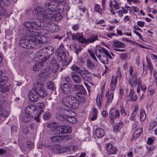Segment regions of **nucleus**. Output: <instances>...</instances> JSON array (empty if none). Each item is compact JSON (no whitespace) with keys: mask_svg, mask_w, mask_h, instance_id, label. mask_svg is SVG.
Instances as JSON below:
<instances>
[{"mask_svg":"<svg viewBox=\"0 0 157 157\" xmlns=\"http://www.w3.org/2000/svg\"><path fill=\"white\" fill-rule=\"evenodd\" d=\"M109 115L112 117V118H116L117 117H119L120 115V113L119 111L116 110L114 108L111 109L109 112Z\"/></svg>","mask_w":157,"mask_h":157,"instance_id":"obj_23","label":"nucleus"},{"mask_svg":"<svg viewBox=\"0 0 157 157\" xmlns=\"http://www.w3.org/2000/svg\"><path fill=\"white\" fill-rule=\"evenodd\" d=\"M132 81L133 82V84H134V86H136L137 81V77L136 73H135L133 77H132Z\"/></svg>","mask_w":157,"mask_h":157,"instance_id":"obj_45","label":"nucleus"},{"mask_svg":"<svg viewBox=\"0 0 157 157\" xmlns=\"http://www.w3.org/2000/svg\"><path fill=\"white\" fill-rule=\"evenodd\" d=\"M7 80L8 78L6 76H3L0 77V88L5 85Z\"/></svg>","mask_w":157,"mask_h":157,"instance_id":"obj_31","label":"nucleus"},{"mask_svg":"<svg viewBox=\"0 0 157 157\" xmlns=\"http://www.w3.org/2000/svg\"><path fill=\"white\" fill-rule=\"evenodd\" d=\"M115 77H116L117 79V78H118V79L120 80L121 79L122 75L120 72L119 71L117 72V75L116 76H114Z\"/></svg>","mask_w":157,"mask_h":157,"instance_id":"obj_62","label":"nucleus"},{"mask_svg":"<svg viewBox=\"0 0 157 157\" xmlns=\"http://www.w3.org/2000/svg\"><path fill=\"white\" fill-rule=\"evenodd\" d=\"M120 57L123 60L126 59L127 58V54H121Z\"/></svg>","mask_w":157,"mask_h":157,"instance_id":"obj_63","label":"nucleus"},{"mask_svg":"<svg viewBox=\"0 0 157 157\" xmlns=\"http://www.w3.org/2000/svg\"><path fill=\"white\" fill-rule=\"evenodd\" d=\"M123 123L122 122H120L118 125H116L113 127V131L115 132H119V130L123 126Z\"/></svg>","mask_w":157,"mask_h":157,"instance_id":"obj_35","label":"nucleus"},{"mask_svg":"<svg viewBox=\"0 0 157 157\" xmlns=\"http://www.w3.org/2000/svg\"><path fill=\"white\" fill-rule=\"evenodd\" d=\"M22 130L24 134H28L29 131V129L26 126H24Z\"/></svg>","mask_w":157,"mask_h":157,"instance_id":"obj_55","label":"nucleus"},{"mask_svg":"<svg viewBox=\"0 0 157 157\" xmlns=\"http://www.w3.org/2000/svg\"><path fill=\"white\" fill-rule=\"evenodd\" d=\"M11 133L12 134L14 133H16L17 130V127L15 125L12 126L11 127Z\"/></svg>","mask_w":157,"mask_h":157,"instance_id":"obj_56","label":"nucleus"},{"mask_svg":"<svg viewBox=\"0 0 157 157\" xmlns=\"http://www.w3.org/2000/svg\"><path fill=\"white\" fill-rule=\"evenodd\" d=\"M9 115L8 112L5 110H3L0 113V116L2 117H7Z\"/></svg>","mask_w":157,"mask_h":157,"instance_id":"obj_44","label":"nucleus"},{"mask_svg":"<svg viewBox=\"0 0 157 157\" xmlns=\"http://www.w3.org/2000/svg\"><path fill=\"white\" fill-rule=\"evenodd\" d=\"M51 117V114L50 113L48 112L47 111L44 114L43 116V118H48Z\"/></svg>","mask_w":157,"mask_h":157,"instance_id":"obj_61","label":"nucleus"},{"mask_svg":"<svg viewBox=\"0 0 157 157\" xmlns=\"http://www.w3.org/2000/svg\"><path fill=\"white\" fill-rule=\"evenodd\" d=\"M77 37V40H78L79 42L81 43H85V41L84 40H86L85 38H83V35L81 33H76Z\"/></svg>","mask_w":157,"mask_h":157,"instance_id":"obj_32","label":"nucleus"},{"mask_svg":"<svg viewBox=\"0 0 157 157\" xmlns=\"http://www.w3.org/2000/svg\"><path fill=\"white\" fill-rule=\"evenodd\" d=\"M35 41L33 35L29 36V38L26 39H22L19 41V44L21 47L26 48H35V46L33 43Z\"/></svg>","mask_w":157,"mask_h":157,"instance_id":"obj_4","label":"nucleus"},{"mask_svg":"<svg viewBox=\"0 0 157 157\" xmlns=\"http://www.w3.org/2000/svg\"><path fill=\"white\" fill-rule=\"evenodd\" d=\"M67 120L72 124H75L78 122L77 118H67Z\"/></svg>","mask_w":157,"mask_h":157,"instance_id":"obj_46","label":"nucleus"},{"mask_svg":"<svg viewBox=\"0 0 157 157\" xmlns=\"http://www.w3.org/2000/svg\"><path fill=\"white\" fill-rule=\"evenodd\" d=\"M47 95L43 82L39 80L35 83L33 88L29 93L28 95L31 101L35 102L38 100L40 97H46Z\"/></svg>","mask_w":157,"mask_h":157,"instance_id":"obj_1","label":"nucleus"},{"mask_svg":"<svg viewBox=\"0 0 157 157\" xmlns=\"http://www.w3.org/2000/svg\"><path fill=\"white\" fill-rule=\"evenodd\" d=\"M103 93L102 92H101L100 94H98L97 97L96 103L99 109H101V102L103 100Z\"/></svg>","mask_w":157,"mask_h":157,"instance_id":"obj_19","label":"nucleus"},{"mask_svg":"<svg viewBox=\"0 0 157 157\" xmlns=\"http://www.w3.org/2000/svg\"><path fill=\"white\" fill-rule=\"evenodd\" d=\"M109 94L108 92L106 93L105 96L107 97V104H110L112 101L113 98V93L110 94L109 95Z\"/></svg>","mask_w":157,"mask_h":157,"instance_id":"obj_36","label":"nucleus"},{"mask_svg":"<svg viewBox=\"0 0 157 157\" xmlns=\"http://www.w3.org/2000/svg\"><path fill=\"white\" fill-rule=\"evenodd\" d=\"M71 69L79 74L81 73L82 70H81L79 67L75 65H73L71 67Z\"/></svg>","mask_w":157,"mask_h":157,"instance_id":"obj_40","label":"nucleus"},{"mask_svg":"<svg viewBox=\"0 0 157 157\" xmlns=\"http://www.w3.org/2000/svg\"><path fill=\"white\" fill-rule=\"evenodd\" d=\"M95 11L96 12H98L99 13L101 14V10L100 9V6L98 4L96 5L94 8Z\"/></svg>","mask_w":157,"mask_h":157,"instance_id":"obj_48","label":"nucleus"},{"mask_svg":"<svg viewBox=\"0 0 157 157\" xmlns=\"http://www.w3.org/2000/svg\"><path fill=\"white\" fill-rule=\"evenodd\" d=\"M61 141L62 140H68L71 139V136H70L68 135H65L62 136H60Z\"/></svg>","mask_w":157,"mask_h":157,"instance_id":"obj_42","label":"nucleus"},{"mask_svg":"<svg viewBox=\"0 0 157 157\" xmlns=\"http://www.w3.org/2000/svg\"><path fill=\"white\" fill-rule=\"evenodd\" d=\"M27 145L28 147L30 149L33 148L34 147L33 143L30 141H28L27 142Z\"/></svg>","mask_w":157,"mask_h":157,"instance_id":"obj_49","label":"nucleus"},{"mask_svg":"<svg viewBox=\"0 0 157 157\" xmlns=\"http://www.w3.org/2000/svg\"><path fill=\"white\" fill-rule=\"evenodd\" d=\"M48 29L52 32H56L59 30V26L54 23L49 24Z\"/></svg>","mask_w":157,"mask_h":157,"instance_id":"obj_21","label":"nucleus"},{"mask_svg":"<svg viewBox=\"0 0 157 157\" xmlns=\"http://www.w3.org/2000/svg\"><path fill=\"white\" fill-rule=\"evenodd\" d=\"M75 52L76 54V55H78V53L79 52V51H81L82 48L81 47L78 46V47H75Z\"/></svg>","mask_w":157,"mask_h":157,"instance_id":"obj_60","label":"nucleus"},{"mask_svg":"<svg viewBox=\"0 0 157 157\" xmlns=\"http://www.w3.org/2000/svg\"><path fill=\"white\" fill-rule=\"evenodd\" d=\"M39 33L36 35H33L35 41L33 42L34 44L35 48H39L41 46V44H45L48 42L47 36H40L38 35Z\"/></svg>","mask_w":157,"mask_h":157,"instance_id":"obj_7","label":"nucleus"},{"mask_svg":"<svg viewBox=\"0 0 157 157\" xmlns=\"http://www.w3.org/2000/svg\"><path fill=\"white\" fill-rule=\"evenodd\" d=\"M56 54L58 56L59 60L62 62V64L63 66H67L72 60L71 57H70L69 59V57L66 55L64 49L62 48L58 49L56 51Z\"/></svg>","mask_w":157,"mask_h":157,"instance_id":"obj_3","label":"nucleus"},{"mask_svg":"<svg viewBox=\"0 0 157 157\" xmlns=\"http://www.w3.org/2000/svg\"><path fill=\"white\" fill-rule=\"evenodd\" d=\"M42 68V64L41 63H37L33 67L34 71H38Z\"/></svg>","mask_w":157,"mask_h":157,"instance_id":"obj_37","label":"nucleus"},{"mask_svg":"<svg viewBox=\"0 0 157 157\" xmlns=\"http://www.w3.org/2000/svg\"><path fill=\"white\" fill-rule=\"evenodd\" d=\"M105 51L106 50L101 48L95 49L94 52L98 58L104 64H107L108 63L109 61L107 55L105 54Z\"/></svg>","mask_w":157,"mask_h":157,"instance_id":"obj_6","label":"nucleus"},{"mask_svg":"<svg viewBox=\"0 0 157 157\" xmlns=\"http://www.w3.org/2000/svg\"><path fill=\"white\" fill-rule=\"evenodd\" d=\"M71 85L69 83H64L60 85V89L64 94H70L71 91Z\"/></svg>","mask_w":157,"mask_h":157,"instance_id":"obj_9","label":"nucleus"},{"mask_svg":"<svg viewBox=\"0 0 157 157\" xmlns=\"http://www.w3.org/2000/svg\"><path fill=\"white\" fill-rule=\"evenodd\" d=\"M2 88L1 89V92L4 94L6 93V92L9 91V89L8 86H4L3 87H2Z\"/></svg>","mask_w":157,"mask_h":157,"instance_id":"obj_47","label":"nucleus"},{"mask_svg":"<svg viewBox=\"0 0 157 157\" xmlns=\"http://www.w3.org/2000/svg\"><path fill=\"white\" fill-rule=\"evenodd\" d=\"M72 78L74 81L77 83H79L82 81V78H80L76 73L74 72L71 73Z\"/></svg>","mask_w":157,"mask_h":157,"instance_id":"obj_22","label":"nucleus"},{"mask_svg":"<svg viewBox=\"0 0 157 157\" xmlns=\"http://www.w3.org/2000/svg\"><path fill=\"white\" fill-rule=\"evenodd\" d=\"M75 98L71 95L63 96L61 102L67 108L72 109H77L79 106V102L75 100Z\"/></svg>","mask_w":157,"mask_h":157,"instance_id":"obj_2","label":"nucleus"},{"mask_svg":"<svg viewBox=\"0 0 157 157\" xmlns=\"http://www.w3.org/2000/svg\"><path fill=\"white\" fill-rule=\"evenodd\" d=\"M24 26L26 28L29 29H33L32 22L27 21L24 24Z\"/></svg>","mask_w":157,"mask_h":157,"instance_id":"obj_43","label":"nucleus"},{"mask_svg":"<svg viewBox=\"0 0 157 157\" xmlns=\"http://www.w3.org/2000/svg\"><path fill=\"white\" fill-rule=\"evenodd\" d=\"M46 86L48 89L53 90L54 89V85L52 81H47L46 83Z\"/></svg>","mask_w":157,"mask_h":157,"instance_id":"obj_33","label":"nucleus"},{"mask_svg":"<svg viewBox=\"0 0 157 157\" xmlns=\"http://www.w3.org/2000/svg\"><path fill=\"white\" fill-rule=\"evenodd\" d=\"M88 52L90 53L92 58L95 61H97V59L93 51L90 50H88Z\"/></svg>","mask_w":157,"mask_h":157,"instance_id":"obj_50","label":"nucleus"},{"mask_svg":"<svg viewBox=\"0 0 157 157\" xmlns=\"http://www.w3.org/2000/svg\"><path fill=\"white\" fill-rule=\"evenodd\" d=\"M48 18V21H60L62 18V16L59 13L55 14L52 15V13H49Z\"/></svg>","mask_w":157,"mask_h":157,"instance_id":"obj_12","label":"nucleus"},{"mask_svg":"<svg viewBox=\"0 0 157 157\" xmlns=\"http://www.w3.org/2000/svg\"><path fill=\"white\" fill-rule=\"evenodd\" d=\"M86 63L88 67L90 69H93L94 67V64L89 59L86 60Z\"/></svg>","mask_w":157,"mask_h":157,"instance_id":"obj_41","label":"nucleus"},{"mask_svg":"<svg viewBox=\"0 0 157 157\" xmlns=\"http://www.w3.org/2000/svg\"><path fill=\"white\" fill-rule=\"evenodd\" d=\"M80 74L86 81H90L91 79L92 76L91 74L86 70H82Z\"/></svg>","mask_w":157,"mask_h":157,"instance_id":"obj_13","label":"nucleus"},{"mask_svg":"<svg viewBox=\"0 0 157 157\" xmlns=\"http://www.w3.org/2000/svg\"><path fill=\"white\" fill-rule=\"evenodd\" d=\"M58 128L57 131L59 132L57 133H59V134L70 133L71 132V127L69 126L63 125L58 127Z\"/></svg>","mask_w":157,"mask_h":157,"instance_id":"obj_8","label":"nucleus"},{"mask_svg":"<svg viewBox=\"0 0 157 157\" xmlns=\"http://www.w3.org/2000/svg\"><path fill=\"white\" fill-rule=\"evenodd\" d=\"M147 67L149 69V70L151 72L153 69V68L152 67V65L151 63L149 62H147Z\"/></svg>","mask_w":157,"mask_h":157,"instance_id":"obj_59","label":"nucleus"},{"mask_svg":"<svg viewBox=\"0 0 157 157\" xmlns=\"http://www.w3.org/2000/svg\"><path fill=\"white\" fill-rule=\"evenodd\" d=\"M37 57L39 59V61L40 62H44L49 59L48 57L45 55V53L41 52L39 51L36 54Z\"/></svg>","mask_w":157,"mask_h":157,"instance_id":"obj_15","label":"nucleus"},{"mask_svg":"<svg viewBox=\"0 0 157 157\" xmlns=\"http://www.w3.org/2000/svg\"><path fill=\"white\" fill-rule=\"evenodd\" d=\"M95 134L98 138H101L104 136L105 133L103 129L98 128L96 130Z\"/></svg>","mask_w":157,"mask_h":157,"instance_id":"obj_25","label":"nucleus"},{"mask_svg":"<svg viewBox=\"0 0 157 157\" xmlns=\"http://www.w3.org/2000/svg\"><path fill=\"white\" fill-rule=\"evenodd\" d=\"M140 118H146V114L145 111L143 109H141L140 111Z\"/></svg>","mask_w":157,"mask_h":157,"instance_id":"obj_51","label":"nucleus"},{"mask_svg":"<svg viewBox=\"0 0 157 157\" xmlns=\"http://www.w3.org/2000/svg\"><path fill=\"white\" fill-rule=\"evenodd\" d=\"M25 111L26 114L25 118H31L32 117L30 114L31 112H35L36 108L33 105L28 106L25 107Z\"/></svg>","mask_w":157,"mask_h":157,"instance_id":"obj_11","label":"nucleus"},{"mask_svg":"<svg viewBox=\"0 0 157 157\" xmlns=\"http://www.w3.org/2000/svg\"><path fill=\"white\" fill-rule=\"evenodd\" d=\"M50 75V73L48 71L44 70L41 71L39 74V76L41 78H46Z\"/></svg>","mask_w":157,"mask_h":157,"instance_id":"obj_34","label":"nucleus"},{"mask_svg":"<svg viewBox=\"0 0 157 157\" xmlns=\"http://www.w3.org/2000/svg\"><path fill=\"white\" fill-rule=\"evenodd\" d=\"M37 106L39 109H43L44 108V104L43 102L38 103Z\"/></svg>","mask_w":157,"mask_h":157,"instance_id":"obj_57","label":"nucleus"},{"mask_svg":"<svg viewBox=\"0 0 157 157\" xmlns=\"http://www.w3.org/2000/svg\"><path fill=\"white\" fill-rule=\"evenodd\" d=\"M70 115L67 116L66 115L63 116L59 113H57L56 115V118H75L76 116V114L75 112L71 111L70 113Z\"/></svg>","mask_w":157,"mask_h":157,"instance_id":"obj_28","label":"nucleus"},{"mask_svg":"<svg viewBox=\"0 0 157 157\" xmlns=\"http://www.w3.org/2000/svg\"><path fill=\"white\" fill-rule=\"evenodd\" d=\"M74 89L75 90L78 91L77 93V95L79 97H82V95H83L86 93L85 88L82 85H74Z\"/></svg>","mask_w":157,"mask_h":157,"instance_id":"obj_10","label":"nucleus"},{"mask_svg":"<svg viewBox=\"0 0 157 157\" xmlns=\"http://www.w3.org/2000/svg\"><path fill=\"white\" fill-rule=\"evenodd\" d=\"M58 124H57L55 122H52L48 124L47 125V127L48 128H55L56 129L57 128V130L58 128Z\"/></svg>","mask_w":157,"mask_h":157,"instance_id":"obj_38","label":"nucleus"},{"mask_svg":"<svg viewBox=\"0 0 157 157\" xmlns=\"http://www.w3.org/2000/svg\"><path fill=\"white\" fill-rule=\"evenodd\" d=\"M51 139L52 142H55L56 143L61 142L60 136H53L51 138Z\"/></svg>","mask_w":157,"mask_h":157,"instance_id":"obj_39","label":"nucleus"},{"mask_svg":"<svg viewBox=\"0 0 157 157\" xmlns=\"http://www.w3.org/2000/svg\"><path fill=\"white\" fill-rule=\"evenodd\" d=\"M156 124L157 123L156 122L151 123L149 127V130H150L152 129Z\"/></svg>","mask_w":157,"mask_h":157,"instance_id":"obj_58","label":"nucleus"},{"mask_svg":"<svg viewBox=\"0 0 157 157\" xmlns=\"http://www.w3.org/2000/svg\"><path fill=\"white\" fill-rule=\"evenodd\" d=\"M43 51L45 53V55L49 59L54 52L53 48L51 46H48L43 49Z\"/></svg>","mask_w":157,"mask_h":157,"instance_id":"obj_14","label":"nucleus"},{"mask_svg":"<svg viewBox=\"0 0 157 157\" xmlns=\"http://www.w3.org/2000/svg\"><path fill=\"white\" fill-rule=\"evenodd\" d=\"M52 150L55 152L57 153H60L62 152V151L61 150H60L59 149V148L57 147H53L52 148Z\"/></svg>","mask_w":157,"mask_h":157,"instance_id":"obj_54","label":"nucleus"},{"mask_svg":"<svg viewBox=\"0 0 157 157\" xmlns=\"http://www.w3.org/2000/svg\"><path fill=\"white\" fill-rule=\"evenodd\" d=\"M120 112L121 115H123V117H124L126 115V113L125 112L124 109L123 107L121 106Z\"/></svg>","mask_w":157,"mask_h":157,"instance_id":"obj_52","label":"nucleus"},{"mask_svg":"<svg viewBox=\"0 0 157 157\" xmlns=\"http://www.w3.org/2000/svg\"><path fill=\"white\" fill-rule=\"evenodd\" d=\"M113 46L115 47L119 48H123L125 46V45L124 43L116 40H113Z\"/></svg>","mask_w":157,"mask_h":157,"instance_id":"obj_30","label":"nucleus"},{"mask_svg":"<svg viewBox=\"0 0 157 157\" xmlns=\"http://www.w3.org/2000/svg\"><path fill=\"white\" fill-rule=\"evenodd\" d=\"M45 7L47 9H48L51 11V13L53 11H58L59 10L58 9L56 8V6H55L52 3H45ZM49 13H50L49 12Z\"/></svg>","mask_w":157,"mask_h":157,"instance_id":"obj_18","label":"nucleus"},{"mask_svg":"<svg viewBox=\"0 0 157 157\" xmlns=\"http://www.w3.org/2000/svg\"><path fill=\"white\" fill-rule=\"evenodd\" d=\"M49 13L44 8L40 7L34 8L32 10V13L36 17H38L46 20H48Z\"/></svg>","mask_w":157,"mask_h":157,"instance_id":"obj_5","label":"nucleus"},{"mask_svg":"<svg viewBox=\"0 0 157 157\" xmlns=\"http://www.w3.org/2000/svg\"><path fill=\"white\" fill-rule=\"evenodd\" d=\"M98 36L95 35H92L91 37L87 39L84 40L86 44H88L90 43H93L96 40H98Z\"/></svg>","mask_w":157,"mask_h":157,"instance_id":"obj_27","label":"nucleus"},{"mask_svg":"<svg viewBox=\"0 0 157 157\" xmlns=\"http://www.w3.org/2000/svg\"><path fill=\"white\" fill-rule=\"evenodd\" d=\"M142 132L143 129L142 128H139L136 130L134 133L132 138V140H135L136 138L139 136Z\"/></svg>","mask_w":157,"mask_h":157,"instance_id":"obj_29","label":"nucleus"},{"mask_svg":"<svg viewBox=\"0 0 157 157\" xmlns=\"http://www.w3.org/2000/svg\"><path fill=\"white\" fill-rule=\"evenodd\" d=\"M117 82V79L114 76H112L111 79V82L110 85V90L111 91H114L116 87V84Z\"/></svg>","mask_w":157,"mask_h":157,"instance_id":"obj_24","label":"nucleus"},{"mask_svg":"<svg viewBox=\"0 0 157 157\" xmlns=\"http://www.w3.org/2000/svg\"><path fill=\"white\" fill-rule=\"evenodd\" d=\"M43 22L38 19L32 21L33 30L37 29V27H40L43 25Z\"/></svg>","mask_w":157,"mask_h":157,"instance_id":"obj_20","label":"nucleus"},{"mask_svg":"<svg viewBox=\"0 0 157 157\" xmlns=\"http://www.w3.org/2000/svg\"><path fill=\"white\" fill-rule=\"evenodd\" d=\"M98 111L96 109H94L93 110V116L91 118H97V113Z\"/></svg>","mask_w":157,"mask_h":157,"instance_id":"obj_53","label":"nucleus"},{"mask_svg":"<svg viewBox=\"0 0 157 157\" xmlns=\"http://www.w3.org/2000/svg\"><path fill=\"white\" fill-rule=\"evenodd\" d=\"M106 149L109 154H113L117 152L116 149L113 147L111 144H108L106 145Z\"/></svg>","mask_w":157,"mask_h":157,"instance_id":"obj_16","label":"nucleus"},{"mask_svg":"<svg viewBox=\"0 0 157 157\" xmlns=\"http://www.w3.org/2000/svg\"><path fill=\"white\" fill-rule=\"evenodd\" d=\"M51 67L53 71L55 72L59 70V65L56 63V60L55 59H52Z\"/></svg>","mask_w":157,"mask_h":157,"instance_id":"obj_26","label":"nucleus"},{"mask_svg":"<svg viewBox=\"0 0 157 157\" xmlns=\"http://www.w3.org/2000/svg\"><path fill=\"white\" fill-rule=\"evenodd\" d=\"M137 25L140 27H143L144 25V22L143 21H139L137 22Z\"/></svg>","mask_w":157,"mask_h":157,"instance_id":"obj_64","label":"nucleus"},{"mask_svg":"<svg viewBox=\"0 0 157 157\" xmlns=\"http://www.w3.org/2000/svg\"><path fill=\"white\" fill-rule=\"evenodd\" d=\"M24 34L26 35L27 38H29L31 35H36L38 33V32L35 30H33V29H27L23 30Z\"/></svg>","mask_w":157,"mask_h":157,"instance_id":"obj_17","label":"nucleus"}]
</instances>
